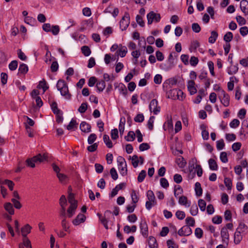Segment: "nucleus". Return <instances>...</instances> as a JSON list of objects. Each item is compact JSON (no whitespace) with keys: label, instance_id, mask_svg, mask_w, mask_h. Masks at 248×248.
Wrapping results in <instances>:
<instances>
[{"label":"nucleus","instance_id":"obj_1","mask_svg":"<svg viewBox=\"0 0 248 248\" xmlns=\"http://www.w3.org/2000/svg\"><path fill=\"white\" fill-rule=\"evenodd\" d=\"M47 158V155L46 154H44L42 155L41 154H39L36 156H33L31 158H29L26 160V163L28 166L34 168L35 167V163L39 162H42L45 160H46Z\"/></svg>","mask_w":248,"mask_h":248},{"label":"nucleus","instance_id":"obj_2","mask_svg":"<svg viewBox=\"0 0 248 248\" xmlns=\"http://www.w3.org/2000/svg\"><path fill=\"white\" fill-rule=\"evenodd\" d=\"M119 170L123 176H125L127 173V165L125 159L122 156L117 158Z\"/></svg>","mask_w":248,"mask_h":248},{"label":"nucleus","instance_id":"obj_3","mask_svg":"<svg viewBox=\"0 0 248 248\" xmlns=\"http://www.w3.org/2000/svg\"><path fill=\"white\" fill-rule=\"evenodd\" d=\"M218 98L224 107H227L230 105V96L223 90H220L218 94Z\"/></svg>","mask_w":248,"mask_h":248},{"label":"nucleus","instance_id":"obj_4","mask_svg":"<svg viewBox=\"0 0 248 248\" xmlns=\"http://www.w3.org/2000/svg\"><path fill=\"white\" fill-rule=\"evenodd\" d=\"M130 23V16L128 13L125 12L124 16L120 21V28L122 31L125 30Z\"/></svg>","mask_w":248,"mask_h":248},{"label":"nucleus","instance_id":"obj_5","mask_svg":"<svg viewBox=\"0 0 248 248\" xmlns=\"http://www.w3.org/2000/svg\"><path fill=\"white\" fill-rule=\"evenodd\" d=\"M148 20V24H151L153 21L158 22L161 19V16L159 14H156L153 11L149 13L147 15Z\"/></svg>","mask_w":248,"mask_h":248},{"label":"nucleus","instance_id":"obj_6","mask_svg":"<svg viewBox=\"0 0 248 248\" xmlns=\"http://www.w3.org/2000/svg\"><path fill=\"white\" fill-rule=\"evenodd\" d=\"M149 109L151 112H153L154 114L156 115L160 111V107L158 106V101L155 99L151 100L149 105Z\"/></svg>","mask_w":248,"mask_h":248},{"label":"nucleus","instance_id":"obj_7","mask_svg":"<svg viewBox=\"0 0 248 248\" xmlns=\"http://www.w3.org/2000/svg\"><path fill=\"white\" fill-rule=\"evenodd\" d=\"M140 230L142 235L145 238L148 236V228L145 219H142L140 223Z\"/></svg>","mask_w":248,"mask_h":248},{"label":"nucleus","instance_id":"obj_8","mask_svg":"<svg viewBox=\"0 0 248 248\" xmlns=\"http://www.w3.org/2000/svg\"><path fill=\"white\" fill-rule=\"evenodd\" d=\"M192 232V229L188 226H183L178 231V234L181 236H189Z\"/></svg>","mask_w":248,"mask_h":248},{"label":"nucleus","instance_id":"obj_9","mask_svg":"<svg viewBox=\"0 0 248 248\" xmlns=\"http://www.w3.org/2000/svg\"><path fill=\"white\" fill-rule=\"evenodd\" d=\"M195 83L193 80H190L187 83V89L191 95L194 94L197 92V89L195 86Z\"/></svg>","mask_w":248,"mask_h":248},{"label":"nucleus","instance_id":"obj_10","mask_svg":"<svg viewBox=\"0 0 248 248\" xmlns=\"http://www.w3.org/2000/svg\"><path fill=\"white\" fill-rule=\"evenodd\" d=\"M221 236L224 243L228 244L229 241V234L227 228L224 227L221 231Z\"/></svg>","mask_w":248,"mask_h":248},{"label":"nucleus","instance_id":"obj_11","mask_svg":"<svg viewBox=\"0 0 248 248\" xmlns=\"http://www.w3.org/2000/svg\"><path fill=\"white\" fill-rule=\"evenodd\" d=\"M86 217L82 214H79L74 219L72 222L74 225H78L81 223H83L85 221Z\"/></svg>","mask_w":248,"mask_h":248},{"label":"nucleus","instance_id":"obj_12","mask_svg":"<svg viewBox=\"0 0 248 248\" xmlns=\"http://www.w3.org/2000/svg\"><path fill=\"white\" fill-rule=\"evenodd\" d=\"M78 207L77 204H71L67 210V216L71 218L75 214V211Z\"/></svg>","mask_w":248,"mask_h":248},{"label":"nucleus","instance_id":"obj_13","mask_svg":"<svg viewBox=\"0 0 248 248\" xmlns=\"http://www.w3.org/2000/svg\"><path fill=\"white\" fill-rule=\"evenodd\" d=\"M62 96H64L66 99L70 100L71 98V95L69 93L68 88L67 85L64 87L62 89L59 90Z\"/></svg>","mask_w":248,"mask_h":248},{"label":"nucleus","instance_id":"obj_14","mask_svg":"<svg viewBox=\"0 0 248 248\" xmlns=\"http://www.w3.org/2000/svg\"><path fill=\"white\" fill-rule=\"evenodd\" d=\"M80 129L82 132L89 133L91 130V126L86 122H82L80 124Z\"/></svg>","mask_w":248,"mask_h":248},{"label":"nucleus","instance_id":"obj_15","mask_svg":"<svg viewBox=\"0 0 248 248\" xmlns=\"http://www.w3.org/2000/svg\"><path fill=\"white\" fill-rule=\"evenodd\" d=\"M127 52V47L125 46H123L122 45H119V48L116 53L118 55L121 57H124Z\"/></svg>","mask_w":248,"mask_h":248},{"label":"nucleus","instance_id":"obj_16","mask_svg":"<svg viewBox=\"0 0 248 248\" xmlns=\"http://www.w3.org/2000/svg\"><path fill=\"white\" fill-rule=\"evenodd\" d=\"M31 227L28 224L21 228V233L23 237H27V235L31 232Z\"/></svg>","mask_w":248,"mask_h":248},{"label":"nucleus","instance_id":"obj_17","mask_svg":"<svg viewBox=\"0 0 248 248\" xmlns=\"http://www.w3.org/2000/svg\"><path fill=\"white\" fill-rule=\"evenodd\" d=\"M174 66L173 62H169L167 61L166 63H162L160 65V68L164 71H168Z\"/></svg>","mask_w":248,"mask_h":248},{"label":"nucleus","instance_id":"obj_18","mask_svg":"<svg viewBox=\"0 0 248 248\" xmlns=\"http://www.w3.org/2000/svg\"><path fill=\"white\" fill-rule=\"evenodd\" d=\"M148 245L150 248H158L156 240L153 236H151L149 237Z\"/></svg>","mask_w":248,"mask_h":248},{"label":"nucleus","instance_id":"obj_19","mask_svg":"<svg viewBox=\"0 0 248 248\" xmlns=\"http://www.w3.org/2000/svg\"><path fill=\"white\" fill-rule=\"evenodd\" d=\"M177 93H178L177 89H173L170 90L167 93V97L169 98L175 100L177 99Z\"/></svg>","mask_w":248,"mask_h":248},{"label":"nucleus","instance_id":"obj_20","mask_svg":"<svg viewBox=\"0 0 248 248\" xmlns=\"http://www.w3.org/2000/svg\"><path fill=\"white\" fill-rule=\"evenodd\" d=\"M4 209L7 211L9 214H14V209L13 208V204L10 202H6L4 205Z\"/></svg>","mask_w":248,"mask_h":248},{"label":"nucleus","instance_id":"obj_21","mask_svg":"<svg viewBox=\"0 0 248 248\" xmlns=\"http://www.w3.org/2000/svg\"><path fill=\"white\" fill-rule=\"evenodd\" d=\"M208 164L210 169L212 170H217L218 169V166L216 161L212 158L208 160Z\"/></svg>","mask_w":248,"mask_h":248},{"label":"nucleus","instance_id":"obj_22","mask_svg":"<svg viewBox=\"0 0 248 248\" xmlns=\"http://www.w3.org/2000/svg\"><path fill=\"white\" fill-rule=\"evenodd\" d=\"M147 197L148 198V201H150V202H153L154 205H155L156 204V202L155 201L154 193L152 190H149L147 191Z\"/></svg>","mask_w":248,"mask_h":248},{"label":"nucleus","instance_id":"obj_23","mask_svg":"<svg viewBox=\"0 0 248 248\" xmlns=\"http://www.w3.org/2000/svg\"><path fill=\"white\" fill-rule=\"evenodd\" d=\"M28 71V67L25 63H22L20 64L18 68V75L19 74H25Z\"/></svg>","mask_w":248,"mask_h":248},{"label":"nucleus","instance_id":"obj_24","mask_svg":"<svg viewBox=\"0 0 248 248\" xmlns=\"http://www.w3.org/2000/svg\"><path fill=\"white\" fill-rule=\"evenodd\" d=\"M118 88V90L121 93H122L124 96H126L127 94V91L125 86L122 83L119 84V85L117 86Z\"/></svg>","mask_w":248,"mask_h":248},{"label":"nucleus","instance_id":"obj_25","mask_svg":"<svg viewBox=\"0 0 248 248\" xmlns=\"http://www.w3.org/2000/svg\"><path fill=\"white\" fill-rule=\"evenodd\" d=\"M242 235H241V233L235 231L234 234V243L237 245L239 244L242 239Z\"/></svg>","mask_w":248,"mask_h":248},{"label":"nucleus","instance_id":"obj_26","mask_svg":"<svg viewBox=\"0 0 248 248\" xmlns=\"http://www.w3.org/2000/svg\"><path fill=\"white\" fill-rule=\"evenodd\" d=\"M195 190L197 196L200 197L202 195V190L201 187V184L199 182H196L195 183Z\"/></svg>","mask_w":248,"mask_h":248},{"label":"nucleus","instance_id":"obj_27","mask_svg":"<svg viewBox=\"0 0 248 248\" xmlns=\"http://www.w3.org/2000/svg\"><path fill=\"white\" fill-rule=\"evenodd\" d=\"M103 140L108 148H111L113 147V144L111 141L110 140L109 137L108 135L105 134L103 136Z\"/></svg>","mask_w":248,"mask_h":248},{"label":"nucleus","instance_id":"obj_28","mask_svg":"<svg viewBox=\"0 0 248 248\" xmlns=\"http://www.w3.org/2000/svg\"><path fill=\"white\" fill-rule=\"evenodd\" d=\"M37 87L38 88H42L44 93L49 88L48 86L47 85L46 81L44 79L39 82Z\"/></svg>","mask_w":248,"mask_h":248},{"label":"nucleus","instance_id":"obj_29","mask_svg":"<svg viewBox=\"0 0 248 248\" xmlns=\"http://www.w3.org/2000/svg\"><path fill=\"white\" fill-rule=\"evenodd\" d=\"M0 184L2 185H6L8 186L9 189L11 191L13 190L14 186L15 185L14 183L11 180L5 179L3 181H1L0 182Z\"/></svg>","mask_w":248,"mask_h":248},{"label":"nucleus","instance_id":"obj_30","mask_svg":"<svg viewBox=\"0 0 248 248\" xmlns=\"http://www.w3.org/2000/svg\"><path fill=\"white\" fill-rule=\"evenodd\" d=\"M96 88L99 92H102L106 87V83L104 80H101L96 83Z\"/></svg>","mask_w":248,"mask_h":248},{"label":"nucleus","instance_id":"obj_31","mask_svg":"<svg viewBox=\"0 0 248 248\" xmlns=\"http://www.w3.org/2000/svg\"><path fill=\"white\" fill-rule=\"evenodd\" d=\"M211 35L209 38L208 41L210 43L213 44L214 43L218 36V33L216 31H211Z\"/></svg>","mask_w":248,"mask_h":248},{"label":"nucleus","instance_id":"obj_32","mask_svg":"<svg viewBox=\"0 0 248 248\" xmlns=\"http://www.w3.org/2000/svg\"><path fill=\"white\" fill-rule=\"evenodd\" d=\"M50 106L53 112L55 114L60 113L61 111H62L60 109L58 108L57 103L55 101L51 104Z\"/></svg>","mask_w":248,"mask_h":248},{"label":"nucleus","instance_id":"obj_33","mask_svg":"<svg viewBox=\"0 0 248 248\" xmlns=\"http://www.w3.org/2000/svg\"><path fill=\"white\" fill-rule=\"evenodd\" d=\"M176 163L178 164L179 167L181 168H183L186 166V162L184 158L182 156H180V157L178 158L176 160Z\"/></svg>","mask_w":248,"mask_h":248},{"label":"nucleus","instance_id":"obj_34","mask_svg":"<svg viewBox=\"0 0 248 248\" xmlns=\"http://www.w3.org/2000/svg\"><path fill=\"white\" fill-rule=\"evenodd\" d=\"M186 223V226H188L189 227H194L195 225V220L194 218L188 217H187L185 220Z\"/></svg>","mask_w":248,"mask_h":248},{"label":"nucleus","instance_id":"obj_35","mask_svg":"<svg viewBox=\"0 0 248 248\" xmlns=\"http://www.w3.org/2000/svg\"><path fill=\"white\" fill-rule=\"evenodd\" d=\"M125 140L127 141H132L135 139V134L133 131H130L128 133L126 136L124 137Z\"/></svg>","mask_w":248,"mask_h":248},{"label":"nucleus","instance_id":"obj_36","mask_svg":"<svg viewBox=\"0 0 248 248\" xmlns=\"http://www.w3.org/2000/svg\"><path fill=\"white\" fill-rule=\"evenodd\" d=\"M238 70V68L237 67V65H232V64L231 66L228 68L227 72L229 75H232L236 74Z\"/></svg>","mask_w":248,"mask_h":248},{"label":"nucleus","instance_id":"obj_37","mask_svg":"<svg viewBox=\"0 0 248 248\" xmlns=\"http://www.w3.org/2000/svg\"><path fill=\"white\" fill-rule=\"evenodd\" d=\"M202 129V135L204 140H207L209 139V132L205 129V126L204 125L201 126Z\"/></svg>","mask_w":248,"mask_h":248},{"label":"nucleus","instance_id":"obj_38","mask_svg":"<svg viewBox=\"0 0 248 248\" xmlns=\"http://www.w3.org/2000/svg\"><path fill=\"white\" fill-rule=\"evenodd\" d=\"M78 123H77V121L76 120H74L72 119L68 125L67 126V129L68 130H73L75 127H77Z\"/></svg>","mask_w":248,"mask_h":248},{"label":"nucleus","instance_id":"obj_39","mask_svg":"<svg viewBox=\"0 0 248 248\" xmlns=\"http://www.w3.org/2000/svg\"><path fill=\"white\" fill-rule=\"evenodd\" d=\"M248 229V227L244 223L241 222L239 223L236 231L239 232L241 233L245 232Z\"/></svg>","mask_w":248,"mask_h":248},{"label":"nucleus","instance_id":"obj_40","mask_svg":"<svg viewBox=\"0 0 248 248\" xmlns=\"http://www.w3.org/2000/svg\"><path fill=\"white\" fill-rule=\"evenodd\" d=\"M233 38V34L232 32L229 31L227 32L224 36L223 39L226 43H229L232 41Z\"/></svg>","mask_w":248,"mask_h":248},{"label":"nucleus","instance_id":"obj_41","mask_svg":"<svg viewBox=\"0 0 248 248\" xmlns=\"http://www.w3.org/2000/svg\"><path fill=\"white\" fill-rule=\"evenodd\" d=\"M81 51L82 53L84 54L85 56H89L91 53V50L89 46H82L81 48Z\"/></svg>","mask_w":248,"mask_h":248},{"label":"nucleus","instance_id":"obj_42","mask_svg":"<svg viewBox=\"0 0 248 248\" xmlns=\"http://www.w3.org/2000/svg\"><path fill=\"white\" fill-rule=\"evenodd\" d=\"M98 216L99 217V220H100L102 224L104 225V227L106 229L108 230V220L105 218V217H102L100 214L99 213L97 214Z\"/></svg>","mask_w":248,"mask_h":248},{"label":"nucleus","instance_id":"obj_43","mask_svg":"<svg viewBox=\"0 0 248 248\" xmlns=\"http://www.w3.org/2000/svg\"><path fill=\"white\" fill-rule=\"evenodd\" d=\"M177 80L176 79L174 78H170L166 80L163 84V87H165L166 84L171 85V86H173L176 84Z\"/></svg>","mask_w":248,"mask_h":248},{"label":"nucleus","instance_id":"obj_44","mask_svg":"<svg viewBox=\"0 0 248 248\" xmlns=\"http://www.w3.org/2000/svg\"><path fill=\"white\" fill-rule=\"evenodd\" d=\"M230 81L227 84V87L229 91H232L234 88V81L233 79L237 80V78L235 77H232L230 78Z\"/></svg>","mask_w":248,"mask_h":248},{"label":"nucleus","instance_id":"obj_45","mask_svg":"<svg viewBox=\"0 0 248 248\" xmlns=\"http://www.w3.org/2000/svg\"><path fill=\"white\" fill-rule=\"evenodd\" d=\"M190 214L192 216H195L198 213V208L196 204H193L190 210Z\"/></svg>","mask_w":248,"mask_h":248},{"label":"nucleus","instance_id":"obj_46","mask_svg":"<svg viewBox=\"0 0 248 248\" xmlns=\"http://www.w3.org/2000/svg\"><path fill=\"white\" fill-rule=\"evenodd\" d=\"M131 162L133 166L135 168L138 166L139 160L137 155H134L131 158Z\"/></svg>","mask_w":248,"mask_h":248},{"label":"nucleus","instance_id":"obj_47","mask_svg":"<svg viewBox=\"0 0 248 248\" xmlns=\"http://www.w3.org/2000/svg\"><path fill=\"white\" fill-rule=\"evenodd\" d=\"M131 196L133 203L136 204V203L138 202L139 198L138 197L136 192L135 190H132Z\"/></svg>","mask_w":248,"mask_h":248},{"label":"nucleus","instance_id":"obj_48","mask_svg":"<svg viewBox=\"0 0 248 248\" xmlns=\"http://www.w3.org/2000/svg\"><path fill=\"white\" fill-rule=\"evenodd\" d=\"M183 192V190L181 186L179 185L175 186L174 194L175 197H177L180 194H182Z\"/></svg>","mask_w":248,"mask_h":248},{"label":"nucleus","instance_id":"obj_49","mask_svg":"<svg viewBox=\"0 0 248 248\" xmlns=\"http://www.w3.org/2000/svg\"><path fill=\"white\" fill-rule=\"evenodd\" d=\"M146 175V172L145 170H142L139 173L138 176V181L139 182V183H141L142 182L145 176Z\"/></svg>","mask_w":248,"mask_h":248},{"label":"nucleus","instance_id":"obj_50","mask_svg":"<svg viewBox=\"0 0 248 248\" xmlns=\"http://www.w3.org/2000/svg\"><path fill=\"white\" fill-rule=\"evenodd\" d=\"M18 65V62L16 60L12 61L9 64V68L11 71L15 70Z\"/></svg>","mask_w":248,"mask_h":248},{"label":"nucleus","instance_id":"obj_51","mask_svg":"<svg viewBox=\"0 0 248 248\" xmlns=\"http://www.w3.org/2000/svg\"><path fill=\"white\" fill-rule=\"evenodd\" d=\"M67 85L64 80L60 79L58 80L56 86L58 90L59 91Z\"/></svg>","mask_w":248,"mask_h":248},{"label":"nucleus","instance_id":"obj_52","mask_svg":"<svg viewBox=\"0 0 248 248\" xmlns=\"http://www.w3.org/2000/svg\"><path fill=\"white\" fill-rule=\"evenodd\" d=\"M61 225H62V227L63 229L65 232L68 231L69 227L68 226V223L67 221L66 218H62V222H61Z\"/></svg>","mask_w":248,"mask_h":248},{"label":"nucleus","instance_id":"obj_53","mask_svg":"<svg viewBox=\"0 0 248 248\" xmlns=\"http://www.w3.org/2000/svg\"><path fill=\"white\" fill-rule=\"evenodd\" d=\"M59 204L61 207H64L66 208L67 205V200L64 195H62L59 200Z\"/></svg>","mask_w":248,"mask_h":248},{"label":"nucleus","instance_id":"obj_54","mask_svg":"<svg viewBox=\"0 0 248 248\" xmlns=\"http://www.w3.org/2000/svg\"><path fill=\"white\" fill-rule=\"evenodd\" d=\"M21 244H23L26 248H32L31 241L28 237H23V243Z\"/></svg>","mask_w":248,"mask_h":248},{"label":"nucleus","instance_id":"obj_55","mask_svg":"<svg viewBox=\"0 0 248 248\" xmlns=\"http://www.w3.org/2000/svg\"><path fill=\"white\" fill-rule=\"evenodd\" d=\"M224 183L229 190L231 189L232 186V181L230 178L225 177L224 178Z\"/></svg>","mask_w":248,"mask_h":248},{"label":"nucleus","instance_id":"obj_56","mask_svg":"<svg viewBox=\"0 0 248 248\" xmlns=\"http://www.w3.org/2000/svg\"><path fill=\"white\" fill-rule=\"evenodd\" d=\"M88 108V105L87 103H83L81 104L80 106L79 107L78 109V111L81 113H83L85 112Z\"/></svg>","mask_w":248,"mask_h":248},{"label":"nucleus","instance_id":"obj_57","mask_svg":"<svg viewBox=\"0 0 248 248\" xmlns=\"http://www.w3.org/2000/svg\"><path fill=\"white\" fill-rule=\"evenodd\" d=\"M206 203L202 199H200L198 201V205L201 211H204L206 208Z\"/></svg>","mask_w":248,"mask_h":248},{"label":"nucleus","instance_id":"obj_58","mask_svg":"<svg viewBox=\"0 0 248 248\" xmlns=\"http://www.w3.org/2000/svg\"><path fill=\"white\" fill-rule=\"evenodd\" d=\"M175 216L178 219L182 220L185 217L186 214L184 211L178 210L175 213Z\"/></svg>","mask_w":248,"mask_h":248},{"label":"nucleus","instance_id":"obj_59","mask_svg":"<svg viewBox=\"0 0 248 248\" xmlns=\"http://www.w3.org/2000/svg\"><path fill=\"white\" fill-rule=\"evenodd\" d=\"M225 143L223 139H221L217 141V148L218 150H221L224 148Z\"/></svg>","mask_w":248,"mask_h":248},{"label":"nucleus","instance_id":"obj_60","mask_svg":"<svg viewBox=\"0 0 248 248\" xmlns=\"http://www.w3.org/2000/svg\"><path fill=\"white\" fill-rule=\"evenodd\" d=\"M236 19L239 25L242 26L246 23V19L241 16H237L236 17Z\"/></svg>","mask_w":248,"mask_h":248},{"label":"nucleus","instance_id":"obj_61","mask_svg":"<svg viewBox=\"0 0 248 248\" xmlns=\"http://www.w3.org/2000/svg\"><path fill=\"white\" fill-rule=\"evenodd\" d=\"M240 122L238 119H234L230 123V126L231 128H235L239 126Z\"/></svg>","mask_w":248,"mask_h":248},{"label":"nucleus","instance_id":"obj_62","mask_svg":"<svg viewBox=\"0 0 248 248\" xmlns=\"http://www.w3.org/2000/svg\"><path fill=\"white\" fill-rule=\"evenodd\" d=\"M96 138L97 136L96 134L94 133L91 134L88 138V143L89 144H93L96 140Z\"/></svg>","mask_w":248,"mask_h":248},{"label":"nucleus","instance_id":"obj_63","mask_svg":"<svg viewBox=\"0 0 248 248\" xmlns=\"http://www.w3.org/2000/svg\"><path fill=\"white\" fill-rule=\"evenodd\" d=\"M11 202L14 205V207L17 209H19L21 208L22 205L20 202L16 199L15 198H12L11 199Z\"/></svg>","mask_w":248,"mask_h":248},{"label":"nucleus","instance_id":"obj_64","mask_svg":"<svg viewBox=\"0 0 248 248\" xmlns=\"http://www.w3.org/2000/svg\"><path fill=\"white\" fill-rule=\"evenodd\" d=\"M220 159L223 163H227L228 161L227 153L225 152H222L220 155Z\"/></svg>","mask_w":248,"mask_h":248}]
</instances>
